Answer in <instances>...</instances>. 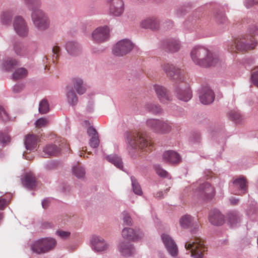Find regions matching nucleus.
Masks as SVG:
<instances>
[{"mask_svg": "<svg viewBox=\"0 0 258 258\" xmlns=\"http://www.w3.org/2000/svg\"><path fill=\"white\" fill-rule=\"evenodd\" d=\"M24 87V85L23 84H16L13 87V91L15 93H19L23 90Z\"/></svg>", "mask_w": 258, "mask_h": 258, "instance_id": "obj_56", "label": "nucleus"}, {"mask_svg": "<svg viewBox=\"0 0 258 258\" xmlns=\"http://www.w3.org/2000/svg\"><path fill=\"white\" fill-rule=\"evenodd\" d=\"M0 118L4 121H8L10 119L8 114L4 108L0 105Z\"/></svg>", "mask_w": 258, "mask_h": 258, "instance_id": "obj_50", "label": "nucleus"}, {"mask_svg": "<svg viewBox=\"0 0 258 258\" xmlns=\"http://www.w3.org/2000/svg\"><path fill=\"white\" fill-rule=\"evenodd\" d=\"M146 109L149 112L155 114H161L162 113V109L160 106L156 104L149 103L146 105Z\"/></svg>", "mask_w": 258, "mask_h": 258, "instance_id": "obj_36", "label": "nucleus"}, {"mask_svg": "<svg viewBox=\"0 0 258 258\" xmlns=\"http://www.w3.org/2000/svg\"><path fill=\"white\" fill-rule=\"evenodd\" d=\"M181 48V43L178 39H171L166 41L164 45L165 51L171 53L178 51Z\"/></svg>", "mask_w": 258, "mask_h": 258, "instance_id": "obj_23", "label": "nucleus"}, {"mask_svg": "<svg viewBox=\"0 0 258 258\" xmlns=\"http://www.w3.org/2000/svg\"><path fill=\"white\" fill-rule=\"evenodd\" d=\"M163 158L165 162L171 164H177L181 161L179 154L172 150L165 151L163 154Z\"/></svg>", "mask_w": 258, "mask_h": 258, "instance_id": "obj_20", "label": "nucleus"}, {"mask_svg": "<svg viewBox=\"0 0 258 258\" xmlns=\"http://www.w3.org/2000/svg\"><path fill=\"white\" fill-rule=\"evenodd\" d=\"M38 140V137L34 135H28L25 138V145L26 148L29 150L35 149Z\"/></svg>", "mask_w": 258, "mask_h": 258, "instance_id": "obj_30", "label": "nucleus"}, {"mask_svg": "<svg viewBox=\"0 0 258 258\" xmlns=\"http://www.w3.org/2000/svg\"><path fill=\"white\" fill-rule=\"evenodd\" d=\"M154 89L161 102L165 103L171 100L168 90L164 87L159 85H155Z\"/></svg>", "mask_w": 258, "mask_h": 258, "instance_id": "obj_18", "label": "nucleus"}, {"mask_svg": "<svg viewBox=\"0 0 258 258\" xmlns=\"http://www.w3.org/2000/svg\"><path fill=\"white\" fill-rule=\"evenodd\" d=\"M209 220L212 224L216 226L221 225L224 222V216L217 209H214L210 212Z\"/></svg>", "mask_w": 258, "mask_h": 258, "instance_id": "obj_21", "label": "nucleus"}, {"mask_svg": "<svg viewBox=\"0 0 258 258\" xmlns=\"http://www.w3.org/2000/svg\"><path fill=\"white\" fill-rule=\"evenodd\" d=\"M11 138L7 134L0 132V143L7 144L10 142Z\"/></svg>", "mask_w": 258, "mask_h": 258, "instance_id": "obj_51", "label": "nucleus"}, {"mask_svg": "<svg viewBox=\"0 0 258 258\" xmlns=\"http://www.w3.org/2000/svg\"><path fill=\"white\" fill-rule=\"evenodd\" d=\"M251 79L252 83L258 87V69L255 70L251 76Z\"/></svg>", "mask_w": 258, "mask_h": 258, "instance_id": "obj_52", "label": "nucleus"}, {"mask_svg": "<svg viewBox=\"0 0 258 258\" xmlns=\"http://www.w3.org/2000/svg\"><path fill=\"white\" fill-rule=\"evenodd\" d=\"M128 146L133 149H144L150 147V143L139 133H133L127 138Z\"/></svg>", "mask_w": 258, "mask_h": 258, "instance_id": "obj_6", "label": "nucleus"}, {"mask_svg": "<svg viewBox=\"0 0 258 258\" xmlns=\"http://www.w3.org/2000/svg\"><path fill=\"white\" fill-rule=\"evenodd\" d=\"M155 169L156 170V173L160 176L162 177H165L168 176V172L162 168L159 165H156L155 166Z\"/></svg>", "mask_w": 258, "mask_h": 258, "instance_id": "obj_46", "label": "nucleus"}, {"mask_svg": "<svg viewBox=\"0 0 258 258\" xmlns=\"http://www.w3.org/2000/svg\"><path fill=\"white\" fill-rule=\"evenodd\" d=\"M215 193L214 187L209 183L205 182L200 185L195 191V195L198 198L206 201L212 199Z\"/></svg>", "mask_w": 258, "mask_h": 258, "instance_id": "obj_9", "label": "nucleus"}, {"mask_svg": "<svg viewBox=\"0 0 258 258\" xmlns=\"http://www.w3.org/2000/svg\"><path fill=\"white\" fill-rule=\"evenodd\" d=\"M162 239L169 254L172 256H177L178 252V248L171 237L163 234L162 235Z\"/></svg>", "mask_w": 258, "mask_h": 258, "instance_id": "obj_16", "label": "nucleus"}, {"mask_svg": "<svg viewBox=\"0 0 258 258\" xmlns=\"http://www.w3.org/2000/svg\"><path fill=\"white\" fill-rule=\"evenodd\" d=\"M199 97L201 102L204 105L212 103L215 99V94L209 87H202L199 92Z\"/></svg>", "mask_w": 258, "mask_h": 258, "instance_id": "obj_14", "label": "nucleus"}, {"mask_svg": "<svg viewBox=\"0 0 258 258\" xmlns=\"http://www.w3.org/2000/svg\"><path fill=\"white\" fill-rule=\"evenodd\" d=\"M122 237L129 240H137L142 237V233L140 231L137 232L131 228H124L122 231Z\"/></svg>", "mask_w": 258, "mask_h": 258, "instance_id": "obj_22", "label": "nucleus"}, {"mask_svg": "<svg viewBox=\"0 0 258 258\" xmlns=\"http://www.w3.org/2000/svg\"><path fill=\"white\" fill-rule=\"evenodd\" d=\"M12 14L11 12H6L3 13L1 16V21L3 24L4 25H9L11 23Z\"/></svg>", "mask_w": 258, "mask_h": 258, "instance_id": "obj_45", "label": "nucleus"}, {"mask_svg": "<svg viewBox=\"0 0 258 258\" xmlns=\"http://www.w3.org/2000/svg\"><path fill=\"white\" fill-rule=\"evenodd\" d=\"M22 185L26 188L33 189L36 186V179L35 175L31 173H26L21 178Z\"/></svg>", "mask_w": 258, "mask_h": 258, "instance_id": "obj_19", "label": "nucleus"}, {"mask_svg": "<svg viewBox=\"0 0 258 258\" xmlns=\"http://www.w3.org/2000/svg\"><path fill=\"white\" fill-rule=\"evenodd\" d=\"M27 75V70L24 68H21L15 70L13 74V78L14 80H18L25 77Z\"/></svg>", "mask_w": 258, "mask_h": 258, "instance_id": "obj_39", "label": "nucleus"}, {"mask_svg": "<svg viewBox=\"0 0 258 258\" xmlns=\"http://www.w3.org/2000/svg\"><path fill=\"white\" fill-rule=\"evenodd\" d=\"M44 227H51V225L50 224L48 223H45V225H44Z\"/></svg>", "mask_w": 258, "mask_h": 258, "instance_id": "obj_64", "label": "nucleus"}, {"mask_svg": "<svg viewBox=\"0 0 258 258\" xmlns=\"http://www.w3.org/2000/svg\"><path fill=\"white\" fill-rule=\"evenodd\" d=\"M43 152L48 156H56L59 154L60 150L54 145H48L44 148Z\"/></svg>", "mask_w": 258, "mask_h": 258, "instance_id": "obj_37", "label": "nucleus"}, {"mask_svg": "<svg viewBox=\"0 0 258 258\" xmlns=\"http://www.w3.org/2000/svg\"><path fill=\"white\" fill-rule=\"evenodd\" d=\"M35 124L39 127H45L48 124V121L46 118L42 117L37 119L35 121Z\"/></svg>", "mask_w": 258, "mask_h": 258, "instance_id": "obj_48", "label": "nucleus"}, {"mask_svg": "<svg viewBox=\"0 0 258 258\" xmlns=\"http://www.w3.org/2000/svg\"><path fill=\"white\" fill-rule=\"evenodd\" d=\"M257 3L254 0H245L244 5L247 8H249L253 6Z\"/></svg>", "mask_w": 258, "mask_h": 258, "instance_id": "obj_57", "label": "nucleus"}, {"mask_svg": "<svg viewBox=\"0 0 258 258\" xmlns=\"http://www.w3.org/2000/svg\"><path fill=\"white\" fill-rule=\"evenodd\" d=\"M215 17L217 22L220 24L224 23L227 21L225 14L222 12L217 13Z\"/></svg>", "mask_w": 258, "mask_h": 258, "instance_id": "obj_49", "label": "nucleus"}, {"mask_svg": "<svg viewBox=\"0 0 258 258\" xmlns=\"http://www.w3.org/2000/svg\"><path fill=\"white\" fill-rule=\"evenodd\" d=\"M108 5L109 14L114 17H119L122 15L124 10V4L123 0H106Z\"/></svg>", "mask_w": 258, "mask_h": 258, "instance_id": "obj_10", "label": "nucleus"}, {"mask_svg": "<svg viewBox=\"0 0 258 258\" xmlns=\"http://www.w3.org/2000/svg\"><path fill=\"white\" fill-rule=\"evenodd\" d=\"M191 223L195 224L194 229L192 230L191 232L194 233L199 228V225L197 222H194L191 217L188 215H185L182 216L179 221L181 227L183 228H187Z\"/></svg>", "mask_w": 258, "mask_h": 258, "instance_id": "obj_26", "label": "nucleus"}, {"mask_svg": "<svg viewBox=\"0 0 258 258\" xmlns=\"http://www.w3.org/2000/svg\"><path fill=\"white\" fill-rule=\"evenodd\" d=\"M164 196V194H163L162 191H159L155 195V197L156 198L160 199L163 198Z\"/></svg>", "mask_w": 258, "mask_h": 258, "instance_id": "obj_61", "label": "nucleus"}, {"mask_svg": "<svg viewBox=\"0 0 258 258\" xmlns=\"http://www.w3.org/2000/svg\"><path fill=\"white\" fill-rule=\"evenodd\" d=\"M56 244V240L52 238H42L33 241L30 244L31 251L38 254L47 253L52 250Z\"/></svg>", "mask_w": 258, "mask_h": 258, "instance_id": "obj_2", "label": "nucleus"}, {"mask_svg": "<svg viewBox=\"0 0 258 258\" xmlns=\"http://www.w3.org/2000/svg\"><path fill=\"white\" fill-rule=\"evenodd\" d=\"M203 242L198 238L190 239L185 241L184 247L191 253L190 256L194 258H203L201 251Z\"/></svg>", "mask_w": 258, "mask_h": 258, "instance_id": "obj_5", "label": "nucleus"}, {"mask_svg": "<svg viewBox=\"0 0 258 258\" xmlns=\"http://www.w3.org/2000/svg\"><path fill=\"white\" fill-rule=\"evenodd\" d=\"M174 91L177 98L181 101L187 102L192 97L191 91L186 85L180 84L176 85Z\"/></svg>", "mask_w": 258, "mask_h": 258, "instance_id": "obj_12", "label": "nucleus"}, {"mask_svg": "<svg viewBox=\"0 0 258 258\" xmlns=\"http://www.w3.org/2000/svg\"><path fill=\"white\" fill-rule=\"evenodd\" d=\"M99 142V136H96L91 138L89 144L91 147L96 148L98 147Z\"/></svg>", "mask_w": 258, "mask_h": 258, "instance_id": "obj_47", "label": "nucleus"}, {"mask_svg": "<svg viewBox=\"0 0 258 258\" xmlns=\"http://www.w3.org/2000/svg\"><path fill=\"white\" fill-rule=\"evenodd\" d=\"M92 248L95 251L101 252L107 250L109 247V243L102 237L98 236H93L91 240Z\"/></svg>", "mask_w": 258, "mask_h": 258, "instance_id": "obj_15", "label": "nucleus"}, {"mask_svg": "<svg viewBox=\"0 0 258 258\" xmlns=\"http://www.w3.org/2000/svg\"><path fill=\"white\" fill-rule=\"evenodd\" d=\"M87 134L89 136L91 137V138L93 137L94 136H98L96 130L92 126H90L88 128Z\"/></svg>", "mask_w": 258, "mask_h": 258, "instance_id": "obj_55", "label": "nucleus"}, {"mask_svg": "<svg viewBox=\"0 0 258 258\" xmlns=\"http://www.w3.org/2000/svg\"><path fill=\"white\" fill-rule=\"evenodd\" d=\"M24 1L31 11L33 8H39L41 5L40 0H24Z\"/></svg>", "mask_w": 258, "mask_h": 258, "instance_id": "obj_44", "label": "nucleus"}, {"mask_svg": "<svg viewBox=\"0 0 258 258\" xmlns=\"http://www.w3.org/2000/svg\"><path fill=\"white\" fill-rule=\"evenodd\" d=\"M234 188L238 189L234 192L235 195H242L247 192V185L246 179L243 176L234 179L232 181Z\"/></svg>", "mask_w": 258, "mask_h": 258, "instance_id": "obj_17", "label": "nucleus"}, {"mask_svg": "<svg viewBox=\"0 0 258 258\" xmlns=\"http://www.w3.org/2000/svg\"><path fill=\"white\" fill-rule=\"evenodd\" d=\"M190 55L196 65L204 68L215 66L220 62L218 55L201 45L195 46L191 49Z\"/></svg>", "mask_w": 258, "mask_h": 258, "instance_id": "obj_1", "label": "nucleus"}, {"mask_svg": "<svg viewBox=\"0 0 258 258\" xmlns=\"http://www.w3.org/2000/svg\"><path fill=\"white\" fill-rule=\"evenodd\" d=\"M107 160L110 163L114 164L117 168L121 169L123 168V165L121 159L117 155H110L106 157Z\"/></svg>", "mask_w": 258, "mask_h": 258, "instance_id": "obj_35", "label": "nucleus"}, {"mask_svg": "<svg viewBox=\"0 0 258 258\" xmlns=\"http://www.w3.org/2000/svg\"><path fill=\"white\" fill-rule=\"evenodd\" d=\"M159 119L149 118L146 121V126L153 132L157 134L159 128Z\"/></svg>", "mask_w": 258, "mask_h": 258, "instance_id": "obj_34", "label": "nucleus"}, {"mask_svg": "<svg viewBox=\"0 0 258 258\" xmlns=\"http://www.w3.org/2000/svg\"><path fill=\"white\" fill-rule=\"evenodd\" d=\"M172 128V123L170 122L159 119L158 134H167L171 131Z\"/></svg>", "mask_w": 258, "mask_h": 258, "instance_id": "obj_29", "label": "nucleus"}, {"mask_svg": "<svg viewBox=\"0 0 258 258\" xmlns=\"http://www.w3.org/2000/svg\"><path fill=\"white\" fill-rule=\"evenodd\" d=\"M19 65V62L12 58H9L3 61V68L7 71H11Z\"/></svg>", "mask_w": 258, "mask_h": 258, "instance_id": "obj_33", "label": "nucleus"}, {"mask_svg": "<svg viewBox=\"0 0 258 258\" xmlns=\"http://www.w3.org/2000/svg\"><path fill=\"white\" fill-rule=\"evenodd\" d=\"M72 171L73 174L78 178L84 177L86 173L84 168L79 166H74Z\"/></svg>", "mask_w": 258, "mask_h": 258, "instance_id": "obj_41", "label": "nucleus"}, {"mask_svg": "<svg viewBox=\"0 0 258 258\" xmlns=\"http://www.w3.org/2000/svg\"><path fill=\"white\" fill-rule=\"evenodd\" d=\"M37 44L35 42L29 43L26 46L21 43L16 42L14 44L13 49L17 55L22 57H30L37 51Z\"/></svg>", "mask_w": 258, "mask_h": 258, "instance_id": "obj_4", "label": "nucleus"}, {"mask_svg": "<svg viewBox=\"0 0 258 258\" xmlns=\"http://www.w3.org/2000/svg\"><path fill=\"white\" fill-rule=\"evenodd\" d=\"M88 112H91L92 110V104H90L87 109Z\"/></svg>", "mask_w": 258, "mask_h": 258, "instance_id": "obj_63", "label": "nucleus"}, {"mask_svg": "<svg viewBox=\"0 0 258 258\" xmlns=\"http://www.w3.org/2000/svg\"><path fill=\"white\" fill-rule=\"evenodd\" d=\"M31 19L35 27L39 30L43 31L49 26V20L46 14L39 8H33Z\"/></svg>", "mask_w": 258, "mask_h": 258, "instance_id": "obj_3", "label": "nucleus"}, {"mask_svg": "<svg viewBox=\"0 0 258 258\" xmlns=\"http://www.w3.org/2000/svg\"><path fill=\"white\" fill-rule=\"evenodd\" d=\"M73 89H74L79 95H82L86 91V87L84 84L83 80L79 78H75L72 80Z\"/></svg>", "mask_w": 258, "mask_h": 258, "instance_id": "obj_28", "label": "nucleus"}, {"mask_svg": "<svg viewBox=\"0 0 258 258\" xmlns=\"http://www.w3.org/2000/svg\"><path fill=\"white\" fill-rule=\"evenodd\" d=\"M13 26L17 34L21 37H26L29 32L27 25L21 16L16 17L14 21Z\"/></svg>", "mask_w": 258, "mask_h": 258, "instance_id": "obj_13", "label": "nucleus"}, {"mask_svg": "<svg viewBox=\"0 0 258 258\" xmlns=\"http://www.w3.org/2000/svg\"><path fill=\"white\" fill-rule=\"evenodd\" d=\"M49 200L48 199H44L42 202V206L44 209H46L49 205Z\"/></svg>", "mask_w": 258, "mask_h": 258, "instance_id": "obj_60", "label": "nucleus"}, {"mask_svg": "<svg viewBox=\"0 0 258 258\" xmlns=\"http://www.w3.org/2000/svg\"><path fill=\"white\" fill-rule=\"evenodd\" d=\"M229 116L235 123H239L242 120V116L237 110H232L229 112Z\"/></svg>", "mask_w": 258, "mask_h": 258, "instance_id": "obj_43", "label": "nucleus"}, {"mask_svg": "<svg viewBox=\"0 0 258 258\" xmlns=\"http://www.w3.org/2000/svg\"><path fill=\"white\" fill-rule=\"evenodd\" d=\"M132 188L134 192L138 195L141 196L143 194L141 187L137 180L134 176H131Z\"/></svg>", "mask_w": 258, "mask_h": 258, "instance_id": "obj_40", "label": "nucleus"}, {"mask_svg": "<svg viewBox=\"0 0 258 258\" xmlns=\"http://www.w3.org/2000/svg\"><path fill=\"white\" fill-rule=\"evenodd\" d=\"M162 68L171 80L177 82L183 81L184 78L181 71L173 64L165 63L162 64Z\"/></svg>", "mask_w": 258, "mask_h": 258, "instance_id": "obj_8", "label": "nucleus"}, {"mask_svg": "<svg viewBox=\"0 0 258 258\" xmlns=\"http://www.w3.org/2000/svg\"><path fill=\"white\" fill-rule=\"evenodd\" d=\"M67 99L68 103L73 106H75L78 102V97L73 89H69L66 93Z\"/></svg>", "mask_w": 258, "mask_h": 258, "instance_id": "obj_32", "label": "nucleus"}, {"mask_svg": "<svg viewBox=\"0 0 258 258\" xmlns=\"http://www.w3.org/2000/svg\"><path fill=\"white\" fill-rule=\"evenodd\" d=\"M52 52L53 53V57H55L56 58L57 55L58 54L60 51V48L58 46H54L53 47L52 49Z\"/></svg>", "mask_w": 258, "mask_h": 258, "instance_id": "obj_59", "label": "nucleus"}, {"mask_svg": "<svg viewBox=\"0 0 258 258\" xmlns=\"http://www.w3.org/2000/svg\"><path fill=\"white\" fill-rule=\"evenodd\" d=\"M123 220L124 223L127 225H131L132 224V219H131V217L128 215V214L126 212H124L123 213Z\"/></svg>", "mask_w": 258, "mask_h": 258, "instance_id": "obj_54", "label": "nucleus"}, {"mask_svg": "<svg viewBox=\"0 0 258 258\" xmlns=\"http://www.w3.org/2000/svg\"><path fill=\"white\" fill-rule=\"evenodd\" d=\"M68 53L72 56H76L81 53L82 49L80 45L75 41H69L66 44Z\"/></svg>", "mask_w": 258, "mask_h": 258, "instance_id": "obj_25", "label": "nucleus"}, {"mask_svg": "<svg viewBox=\"0 0 258 258\" xmlns=\"http://www.w3.org/2000/svg\"><path fill=\"white\" fill-rule=\"evenodd\" d=\"M230 203L233 205H236L238 203L239 200L235 198L230 199Z\"/></svg>", "mask_w": 258, "mask_h": 258, "instance_id": "obj_62", "label": "nucleus"}, {"mask_svg": "<svg viewBox=\"0 0 258 258\" xmlns=\"http://www.w3.org/2000/svg\"><path fill=\"white\" fill-rule=\"evenodd\" d=\"M141 26L143 28L157 30L159 27V22L158 19L154 17L148 18L141 22Z\"/></svg>", "mask_w": 258, "mask_h": 258, "instance_id": "obj_24", "label": "nucleus"}, {"mask_svg": "<svg viewBox=\"0 0 258 258\" xmlns=\"http://www.w3.org/2000/svg\"><path fill=\"white\" fill-rule=\"evenodd\" d=\"M133 43L127 39L119 41L113 46V54L117 56H122L129 53L133 48Z\"/></svg>", "mask_w": 258, "mask_h": 258, "instance_id": "obj_7", "label": "nucleus"}, {"mask_svg": "<svg viewBox=\"0 0 258 258\" xmlns=\"http://www.w3.org/2000/svg\"><path fill=\"white\" fill-rule=\"evenodd\" d=\"M229 222L233 227L236 226L240 222V218L239 214L236 211H232L228 214Z\"/></svg>", "mask_w": 258, "mask_h": 258, "instance_id": "obj_38", "label": "nucleus"}, {"mask_svg": "<svg viewBox=\"0 0 258 258\" xmlns=\"http://www.w3.org/2000/svg\"><path fill=\"white\" fill-rule=\"evenodd\" d=\"M57 234L62 238H66L68 237L70 233L68 232L63 231H57L56 232Z\"/></svg>", "mask_w": 258, "mask_h": 258, "instance_id": "obj_58", "label": "nucleus"}, {"mask_svg": "<svg viewBox=\"0 0 258 258\" xmlns=\"http://www.w3.org/2000/svg\"><path fill=\"white\" fill-rule=\"evenodd\" d=\"M38 110L40 113L45 114L49 110V106L47 100L43 99L39 103Z\"/></svg>", "mask_w": 258, "mask_h": 258, "instance_id": "obj_42", "label": "nucleus"}, {"mask_svg": "<svg viewBox=\"0 0 258 258\" xmlns=\"http://www.w3.org/2000/svg\"><path fill=\"white\" fill-rule=\"evenodd\" d=\"M257 45V42L255 41L252 42L249 44L246 41H237L236 42V48L237 49L241 51H246L253 49Z\"/></svg>", "mask_w": 258, "mask_h": 258, "instance_id": "obj_31", "label": "nucleus"}, {"mask_svg": "<svg viewBox=\"0 0 258 258\" xmlns=\"http://www.w3.org/2000/svg\"><path fill=\"white\" fill-rule=\"evenodd\" d=\"M110 29L107 26L97 27L92 33L93 40L97 43H101L108 40Z\"/></svg>", "mask_w": 258, "mask_h": 258, "instance_id": "obj_11", "label": "nucleus"}, {"mask_svg": "<svg viewBox=\"0 0 258 258\" xmlns=\"http://www.w3.org/2000/svg\"><path fill=\"white\" fill-rule=\"evenodd\" d=\"M118 250L124 256H130L134 252L133 245L127 242L120 243L118 245Z\"/></svg>", "mask_w": 258, "mask_h": 258, "instance_id": "obj_27", "label": "nucleus"}, {"mask_svg": "<svg viewBox=\"0 0 258 258\" xmlns=\"http://www.w3.org/2000/svg\"><path fill=\"white\" fill-rule=\"evenodd\" d=\"M6 206V200L3 198H0V211L4 210ZM3 213L0 212V222L3 219Z\"/></svg>", "mask_w": 258, "mask_h": 258, "instance_id": "obj_53", "label": "nucleus"}]
</instances>
